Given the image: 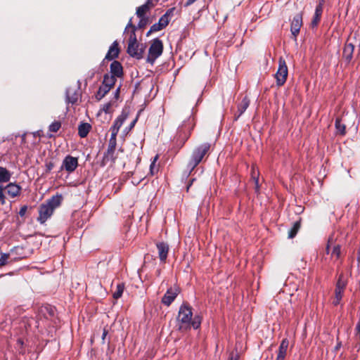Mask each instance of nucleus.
Returning <instances> with one entry per match:
<instances>
[{
  "label": "nucleus",
  "mask_w": 360,
  "mask_h": 360,
  "mask_svg": "<svg viewBox=\"0 0 360 360\" xmlns=\"http://www.w3.org/2000/svg\"><path fill=\"white\" fill-rule=\"evenodd\" d=\"M60 127L61 122L60 121H55L49 125V130L51 132H57Z\"/></svg>",
  "instance_id": "c9c22d12"
},
{
  "label": "nucleus",
  "mask_w": 360,
  "mask_h": 360,
  "mask_svg": "<svg viewBox=\"0 0 360 360\" xmlns=\"http://www.w3.org/2000/svg\"><path fill=\"white\" fill-rule=\"evenodd\" d=\"M354 46L352 43H346L342 52V58L346 63H349L353 58Z\"/></svg>",
  "instance_id": "4468645a"
},
{
  "label": "nucleus",
  "mask_w": 360,
  "mask_h": 360,
  "mask_svg": "<svg viewBox=\"0 0 360 360\" xmlns=\"http://www.w3.org/2000/svg\"><path fill=\"white\" fill-rule=\"evenodd\" d=\"M91 129V126L90 124L87 122H82L78 126V135L81 138H85L87 136L88 134L89 133L90 130Z\"/></svg>",
  "instance_id": "6ab92c4d"
},
{
  "label": "nucleus",
  "mask_w": 360,
  "mask_h": 360,
  "mask_svg": "<svg viewBox=\"0 0 360 360\" xmlns=\"http://www.w3.org/2000/svg\"><path fill=\"white\" fill-rule=\"evenodd\" d=\"M303 12L300 11L292 18L290 24V32L295 40L300 34V28L303 25L302 21Z\"/></svg>",
  "instance_id": "6e6552de"
},
{
  "label": "nucleus",
  "mask_w": 360,
  "mask_h": 360,
  "mask_svg": "<svg viewBox=\"0 0 360 360\" xmlns=\"http://www.w3.org/2000/svg\"><path fill=\"white\" fill-rule=\"evenodd\" d=\"M111 106H112L111 102H108V103H107L103 105L102 110L105 113H110L111 112V110H110Z\"/></svg>",
  "instance_id": "a18cd8bd"
},
{
  "label": "nucleus",
  "mask_w": 360,
  "mask_h": 360,
  "mask_svg": "<svg viewBox=\"0 0 360 360\" xmlns=\"http://www.w3.org/2000/svg\"><path fill=\"white\" fill-rule=\"evenodd\" d=\"M326 0H319L317 5H321V6L323 7Z\"/></svg>",
  "instance_id": "680f3d73"
},
{
  "label": "nucleus",
  "mask_w": 360,
  "mask_h": 360,
  "mask_svg": "<svg viewBox=\"0 0 360 360\" xmlns=\"http://www.w3.org/2000/svg\"><path fill=\"white\" fill-rule=\"evenodd\" d=\"M288 73V70L285 60L281 57L278 60V68L275 74L277 86H281L285 83Z\"/></svg>",
  "instance_id": "0eeeda50"
},
{
  "label": "nucleus",
  "mask_w": 360,
  "mask_h": 360,
  "mask_svg": "<svg viewBox=\"0 0 360 360\" xmlns=\"http://www.w3.org/2000/svg\"><path fill=\"white\" fill-rule=\"evenodd\" d=\"M150 11L147 9L146 6L143 4L137 7L136 11V14L138 18L147 17L146 15Z\"/></svg>",
  "instance_id": "7c9ffc66"
},
{
  "label": "nucleus",
  "mask_w": 360,
  "mask_h": 360,
  "mask_svg": "<svg viewBox=\"0 0 360 360\" xmlns=\"http://www.w3.org/2000/svg\"><path fill=\"white\" fill-rule=\"evenodd\" d=\"M120 52V49L119 47V43L117 41H115L110 45L105 56V60H112L117 58L119 56Z\"/></svg>",
  "instance_id": "ddd939ff"
},
{
  "label": "nucleus",
  "mask_w": 360,
  "mask_h": 360,
  "mask_svg": "<svg viewBox=\"0 0 360 360\" xmlns=\"http://www.w3.org/2000/svg\"><path fill=\"white\" fill-rule=\"evenodd\" d=\"M117 146V139L116 137H111L109 140L108 146V153H112V152H115V148Z\"/></svg>",
  "instance_id": "2f4dec72"
},
{
  "label": "nucleus",
  "mask_w": 360,
  "mask_h": 360,
  "mask_svg": "<svg viewBox=\"0 0 360 360\" xmlns=\"http://www.w3.org/2000/svg\"><path fill=\"white\" fill-rule=\"evenodd\" d=\"M116 81V77L106 73L103 76L102 84L111 89L115 86Z\"/></svg>",
  "instance_id": "aec40b11"
},
{
  "label": "nucleus",
  "mask_w": 360,
  "mask_h": 360,
  "mask_svg": "<svg viewBox=\"0 0 360 360\" xmlns=\"http://www.w3.org/2000/svg\"><path fill=\"white\" fill-rule=\"evenodd\" d=\"M301 227V219L294 222L292 228L288 231V238H293L297 235Z\"/></svg>",
  "instance_id": "b1692460"
},
{
  "label": "nucleus",
  "mask_w": 360,
  "mask_h": 360,
  "mask_svg": "<svg viewBox=\"0 0 360 360\" xmlns=\"http://www.w3.org/2000/svg\"><path fill=\"white\" fill-rule=\"evenodd\" d=\"M347 285V279L342 273L339 275L338 279L336 282L335 287L345 289Z\"/></svg>",
  "instance_id": "c85d7f7f"
},
{
  "label": "nucleus",
  "mask_w": 360,
  "mask_h": 360,
  "mask_svg": "<svg viewBox=\"0 0 360 360\" xmlns=\"http://www.w3.org/2000/svg\"><path fill=\"white\" fill-rule=\"evenodd\" d=\"M106 155H108V157H109V159L112 164H115V160H116V158L114 156V154H115V152H112V153H108V150L105 152Z\"/></svg>",
  "instance_id": "603ef678"
},
{
  "label": "nucleus",
  "mask_w": 360,
  "mask_h": 360,
  "mask_svg": "<svg viewBox=\"0 0 360 360\" xmlns=\"http://www.w3.org/2000/svg\"><path fill=\"white\" fill-rule=\"evenodd\" d=\"M110 74L116 77L123 76V68L120 62L113 60L110 65Z\"/></svg>",
  "instance_id": "2eb2a0df"
},
{
  "label": "nucleus",
  "mask_w": 360,
  "mask_h": 360,
  "mask_svg": "<svg viewBox=\"0 0 360 360\" xmlns=\"http://www.w3.org/2000/svg\"><path fill=\"white\" fill-rule=\"evenodd\" d=\"M342 346V342L339 340V338L337 337V344L334 348L335 352H338Z\"/></svg>",
  "instance_id": "6e6d98bb"
},
{
  "label": "nucleus",
  "mask_w": 360,
  "mask_h": 360,
  "mask_svg": "<svg viewBox=\"0 0 360 360\" xmlns=\"http://www.w3.org/2000/svg\"><path fill=\"white\" fill-rule=\"evenodd\" d=\"M124 290V284L123 283H120L117 285L115 291L112 293V297L114 299L117 300L122 297L123 292Z\"/></svg>",
  "instance_id": "bb28decb"
},
{
  "label": "nucleus",
  "mask_w": 360,
  "mask_h": 360,
  "mask_svg": "<svg viewBox=\"0 0 360 360\" xmlns=\"http://www.w3.org/2000/svg\"><path fill=\"white\" fill-rule=\"evenodd\" d=\"M46 173H49L54 167V163L51 161L46 162Z\"/></svg>",
  "instance_id": "c03bdc74"
},
{
  "label": "nucleus",
  "mask_w": 360,
  "mask_h": 360,
  "mask_svg": "<svg viewBox=\"0 0 360 360\" xmlns=\"http://www.w3.org/2000/svg\"><path fill=\"white\" fill-rule=\"evenodd\" d=\"M179 291L176 288H169L162 298V303L169 307L176 299Z\"/></svg>",
  "instance_id": "9b49d317"
},
{
  "label": "nucleus",
  "mask_w": 360,
  "mask_h": 360,
  "mask_svg": "<svg viewBox=\"0 0 360 360\" xmlns=\"http://www.w3.org/2000/svg\"><path fill=\"white\" fill-rule=\"evenodd\" d=\"M140 112H141V110L139 112V114L137 115L136 117L130 124L129 129H131L134 127L136 122L138 120L139 115L140 114Z\"/></svg>",
  "instance_id": "4d7b16f0"
},
{
  "label": "nucleus",
  "mask_w": 360,
  "mask_h": 360,
  "mask_svg": "<svg viewBox=\"0 0 360 360\" xmlns=\"http://www.w3.org/2000/svg\"><path fill=\"white\" fill-rule=\"evenodd\" d=\"M4 190L10 197L15 198L20 195L21 187L15 183H9L4 186Z\"/></svg>",
  "instance_id": "dca6fc26"
},
{
  "label": "nucleus",
  "mask_w": 360,
  "mask_h": 360,
  "mask_svg": "<svg viewBox=\"0 0 360 360\" xmlns=\"http://www.w3.org/2000/svg\"><path fill=\"white\" fill-rule=\"evenodd\" d=\"M44 309L49 313L50 316H54V309L53 308H52L51 307H45Z\"/></svg>",
  "instance_id": "5fc2aeb1"
},
{
  "label": "nucleus",
  "mask_w": 360,
  "mask_h": 360,
  "mask_svg": "<svg viewBox=\"0 0 360 360\" xmlns=\"http://www.w3.org/2000/svg\"><path fill=\"white\" fill-rule=\"evenodd\" d=\"M251 178L255 181L256 190H259V172L255 170V167L251 169Z\"/></svg>",
  "instance_id": "473e14b6"
},
{
  "label": "nucleus",
  "mask_w": 360,
  "mask_h": 360,
  "mask_svg": "<svg viewBox=\"0 0 360 360\" xmlns=\"http://www.w3.org/2000/svg\"><path fill=\"white\" fill-rule=\"evenodd\" d=\"M10 255L8 253L0 252V266H4L7 263Z\"/></svg>",
  "instance_id": "58836bf2"
},
{
  "label": "nucleus",
  "mask_w": 360,
  "mask_h": 360,
  "mask_svg": "<svg viewBox=\"0 0 360 360\" xmlns=\"http://www.w3.org/2000/svg\"><path fill=\"white\" fill-rule=\"evenodd\" d=\"M192 307L188 302H184L179 307L177 321L181 323L179 330L190 329V323L193 317Z\"/></svg>",
  "instance_id": "20e7f679"
},
{
  "label": "nucleus",
  "mask_w": 360,
  "mask_h": 360,
  "mask_svg": "<svg viewBox=\"0 0 360 360\" xmlns=\"http://www.w3.org/2000/svg\"><path fill=\"white\" fill-rule=\"evenodd\" d=\"M162 41L158 38L153 39L148 50V56L146 59L147 62L153 64L155 60L162 55Z\"/></svg>",
  "instance_id": "423d86ee"
},
{
  "label": "nucleus",
  "mask_w": 360,
  "mask_h": 360,
  "mask_svg": "<svg viewBox=\"0 0 360 360\" xmlns=\"http://www.w3.org/2000/svg\"><path fill=\"white\" fill-rule=\"evenodd\" d=\"M195 179H192L189 181L187 186H186V191L188 192L189 191V188L191 186V185L193 184V181H195Z\"/></svg>",
  "instance_id": "13d9d810"
},
{
  "label": "nucleus",
  "mask_w": 360,
  "mask_h": 360,
  "mask_svg": "<svg viewBox=\"0 0 360 360\" xmlns=\"http://www.w3.org/2000/svg\"><path fill=\"white\" fill-rule=\"evenodd\" d=\"M110 89L104 86L103 84L100 86L96 94V98L98 101L101 100L109 91Z\"/></svg>",
  "instance_id": "393cba45"
},
{
  "label": "nucleus",
  "mask_w": 360,
  "mask_h": 360,
  "mask_svg": "<svg viewBox=\"0 0 360 360\" xmlns=\"http://www.w3.org/2000/svg\"><path fill=\"white\" fill-rule=\"evenodd\" d=\"M159 0H146V3L143 4L146 6L148 10H150L155 6Z\"/></svg>",
  "instance_id": "ea45409f"
},
{
  "label": "nucleus",
  "mask_w": 360,
  "mask_h": 360,
  "mask_svg": "<svg viewBox=\"0 0 360 360\" xmlns=\"http://www.w3.org/2000/svg\"><path fill=\"white\" fill-rule=\"evenodd\" d=\"M230 360H237V359L233 358V356H231V357H230Z\"/></svg>",
  "instance_id": "338daca9"
},
{
  "label": "nucleus",
  "mask_w": 360,
  "mask_h": 360,
  "mask_svg": "<svg viewBox=\"0 0 360 360\" xmlns=\"http://www.w3.org/2000/svg\"><path fill=\"white\" fill-rule=\"evenodd\" d=\"M146 47L145 44L138 42L136 34H133V36L129 38L127 52L130 56L140 60L143 57Z\"/></svg>",
  "instance_id": "39448f33"
},
{
  "label": "nucleus",
  "mask_w": 360,
  "mask_h": 360,
  "mask_svg": "<svg viewBox=\"0 0 360 360\" xmlns=\"http://www.w3.org/2000/svg\"><path fill=\"white\" fill-rule=\"evenodd\" d=\"M210 148V143H203L194 148L188 162V167L190 169L189 174L203 160L205 157L209 156Z\"/></svg>",
  "instance_id": "7ed1b4c3"
},
{
  "label": "nucleus",
  "mask_w": 360,
  "mask_h": 360,
  "mask_svg": "<svg viewBox=\"0 0 360 360\" xmlns=\"http://www.w3.org/2000/svg\"><path fill=\"white\" fill-rule=\"evenodd\" d=\"M27 205L22 206L20 207V209L19 212H18L19 215L20 217H24L25 213H26V212H27Z\"/></svg>",
  "instance_id": "3c124183"
},
{
  "label": "nucleus",
  "mask_w": 360,
  "mask_h": 360,
  "mask_svg": "<svg viewBox=\"0 0 360 360\" xmlns=\"http://www.w3.org/2000/svg\"><path fill=\"white\" fill-rule=\"evenodd\" d=\"M194 127L195 122L193 118L189 117L184 121L182 124L178 128L175 136V146L174 147L176 153L179 152L189 139L191 131L193 129Z\"/></svg>",
  "instance_id": "f03ea898"
},
{
  "label": "nucleus",
  "mask_w": 360,
  "mask_h": 360,
  "mask_svg": "<svg viewBox=\"0 0 360 360\" xmlns=\"http://www.w3.org/2000/svg\"><path fill=\"white\" fill-rule=\"evenodd\" d=\"M77 166L78 159L68 155L64 158L60 171L65 169L68 173H72L76 169Z\"/></svg>",
  "instance_id": "1a4fd4ad"
},
{
  "label": "nucleus",
  "mask_w": 360,
  "mask_h": 360,
  "mask_svg": "<svg viewBox=\"0 0 360 360\" xmlns=\"http://www.w3.org/2000/svg\"><path fill=\"white\" fill-rule=\"evenodd\" d=\"M108 333V329L105 327L103 328V334H102V344L105 343V338H106Z\"/></svg>",
  "instance_id": "864d4df0"
},
{
  "label": "nucleus",
  "mask_w": 360,
  "mask_h": 360,
  "mask_svg": "<svg viewBox=\"0 0 360 360\" xmlns=\"http://www.w3.org/2000/svg\"><path fill=\"white\" fill-rule=\"evenodd\" d=\"M4 186L0 185V202L1 205H4L6 203V196L4 195Z\"/></svg>",
  "instance_id": "37998d69"
},
{
  "label": "nucleus",
  "mask_w": 360,
  "mask_h": 360,
  "mask_svg": "<svg viewBox=\"0 0 360 360\" xmlns=\"http://www.w3.org/2000/svg\"><path fill=\"white\" fill-rule=\"evenodd\" d=\"M335 128L338 131V133L342 136L345 135L346 134V127L344 124L341 122V120L340 118H336L335 120Z\"/></svg>",
  "instance_id": "cd10ccee"
},
{
  "label": "nucleus",
  "mask_w": 360,
  "mask_h": 360,
  "mask_svg": "<svg viewBox=\"0 0 360 360\" xmlns=\"http://www.w3.org/2000/svg\"><path fill=\"white\" fill-rule=\"evenodd\" d=\"M128 29H131V30H130V36L129 37H132L133 36V33H134V34H136V31L137 30V27L133 24L132 18H130L129 22L127 23V26L125 27V30H127Z\"/></svg>",
  "instance_id": "e433bc0d"
},
{
  "label": "nucleus",
  "mask_w": 360,
  "mask_h": 360,
  "mask_svg": "<svg viewBox=\"0 0 360 360\" xmlns=\"http://www.w3.org/2000/svg\"><path fill=\"white\" fill-rule=\"evenodd\" d=\"M169 21L170 18H168L166 17V15H163L159 19L158 22H160L163 26V27L165 28L168 25Z\"/></svg>",
  "instance_id": "a19ab883"
},
{
  "label": "nucleus",
  "mask_w": 360,
  "mask_h": 360,
  "mask_svg": "<svg viewBox=\"0 0 360 360\" xmlns=\"http://www.w3.org/2000/svg\"><path fill=\"white\" fill-rule=\"evenodd\" d=\"M119 130L120 129L117 127L112 125L110 129V131H111V137H117Z\"/></svg>",
  "instance_id": "49530a36"
},
{
  "label": "nucleus",
  "mask_w": 360,
  "mask_h": 360,
  "mask_svg": "<svg viewBox=\"0 0 360 360\" xmlns=\"http://www.w3.org/2000/svg\"><path fill=\"white\" fill-rule=\"evenodd\" d=\"M156 248L160 262L165 263L169 251V245L165 242H158Z\"/></svg>",
  "instance_id": "f8f14e48"
},
{
  "label": "nucleus",
  "mask_w": 360,
  "mask_h": 360,
  "mask_svg": "<svg viewBox=\"0 0 360 360\" xmlns=\"http://www.w3.org/2000/svg\"><path fill=\"white\" fill-rule=\"evenodd\" d=\"M119 94H120V87L117 88L116 91H115V96L116 98L119 96Z\"/></svg>",
  "instance_id": "e2e57ef3"
},
{
  "label": "nucleus",
  "mask_w": 360,
  "mask_h": 360,
  "mask_svg": "<svg viewBox=\"0 0 360 360\" xmlns=\"http://www.w3.org/2000/svg\"><path fill=\"white\" fill-rule=\"evenodd\" d=\"M140 20L137 25V29H143L149 23V18L148 17H142L139 18Z\"/></svg>",
  "instance_id": "4c0bfd02"
},
{
  "label": "nucleus",
  "mask_w": 360,
  "mask_h": 360,
  "mask_svg": "<svg viewBox=\"0 0 360 360\" xmlns=\"http://www.w3.org/2000/svg\"><path fill=\"white\" fill-rule=\"evenodd\" d=\"M110 160L109 159V157H108V155L105 153L104 155H103V159H102V160L101 162V167H105L108 163V162H110Z\"/></svg>",
  "instance_id": "de8ad7c7"
},
{
  "label": "nucleus",
  "mask_w": 360,
  "mask_h": 360,
  "mask_svg": "<svg viewBox=\"0 0 360 360\" xmlns=\"http://www.w3.org/2000/svg\"><path fill=\"white\" fill-rule=\"evenodd\" d=\"M158 158H159L158 155H156L153 158V160H152V162L150 163V172H149V174L150 176H154L159 171V166L158 165H156V162L158 160Z\"/></svg>",
  "instance_id": "a878e982"
},
{
  "label": "nucleus",
  "mask_w": 360,
  "mask_h": 360,
  "mask_svg": "<svg viewBox=\"0 0 360 360\" xmlns=\"http://www.w3.org/2000/svg\"><path fill=\"white\" fill-rule=\"evenodd\" d=\"M250 105V99L245 96L238 105L237 114L234 116V120H237L247 110Z\"/></svg>",
  "instance_id": "a211bd4d"
},
{
  "label": "nucleus",
  "mask_w": 360,
  "mask_h": 360,
  "mask_svg": "<svg viewBox=\"0 0 360 360\" xmlns=\"http://www.w3.org/2000/svg\"><path fill=\"white\" fill-rule=\"evenodd\" d=\"M129 115V112L126 109H123L122 111V113L120 115H119L117 119L115 120L114 125L115 127H117L119 129L124 122V121L127 120V117Z\"/></svg>",
  "instance_id": "412c9836"
},
{
  "label": "nucleus",
  "mask_w": 360,
  "mask_h": 360,
  "mask_svg": "<svg viewBox=\"0 0 360 360\" xmlns=\"http://www.w3.org/2000/svg\"><path fill=\"white\" fill-rule=\"evenodd\" d=\"M11 177V172L6 168L0 167V183L8 182Z\"/></svg>",
  "instance_id": "4be33fe9"
},
{
  "label": "nucleus",
  "mask_w": 360,
  "mask_h": 360,
  "mask_svg": "<svg viewBox=\"0 0 360 360\" xmlns=\"http://www.w3.org/2000/svg\"><path fill=\"white\" fill-rule=\"evenodd\" d=\"M323 11V7L321 6V5H317L315 8V15H318L321 16Z\"/></svg>",
  "instance_id": "09e8293b"
},
{
  "label": "nucleus",
  "mask_w": 360,
  "mask_h": 360,
  "mask_svg": "<svg viewBox=\"0 0 360 360\" xmlns=\"http://www.w3.org/2000/svg\"><path fill=\"white\" fill-rule=\"evenodd\" d=\"M162 29H164L163 26L160 23V22H157V23H155L153 24L150 30H148V32L146 33V36L148 37L150 36L152 33L153 32H158L160 30H162Z\"/></svg>",
  "instance_id": "72a5a7b5"
},
{
  "label": "nucleus",
  "mask_w": 360,
  "mask_h": 360,
  "mask_svg": "<svg viewBox=\"0 0 360 360\" xmlns=\"http://www.w3.org/2000/svg\"><path fill=\"white\" fill-rule=\"evenodd\" d=\"M202 317L200 315H195L193 318L192 317L190 328L193 327L194 329H198L200 327Z\"/></svg>",
  "instance_id": "c756f323"
},
{
  "label": "nucleus",
  "mask_w": 360,
  "mask_h": 360,
  "mask_svg": "<svg viewBox=\"0 0 360 360\" xmlns=\"http://www.w3.org/2000/svg\"><path fill=\"white\" fill-rule=\"evenodd\" d=\"M81 96V91L79 87L70 86L66 90V102L72 105L76 104L79 98Z\"/></svg>",
  "instance_id": "9d476101"
},
{
  "label": "nucleus",
  "mask_w": 360,
  "mask_h": 360,
  "mask_svg": "<svg viewBox=\"0 0 360 360\" xmlns=\"http://www.w3.org/2000/svg\"><path fill=\"white\" fill-rule=\"evenodd\" d=\"M341 255V246L340 245H335L331 252V257H335L336 259H338Z\"/></svg>",
  "instance_id": "f704fd0d"
},
{
  "label": "nucleus",
  "mask_w": 360,
  "mask_h": 360,
  "mask_svg": "<svg viewBox=\"0 0 360 360\" xmlns=\"http://www.w3.org/2000/svg\"><path fill=\"white\" fill-rule=\"evenodd\" d=\"M326 253L328 255L330 253V245L329 243L327 244L326 248Z\"/></svg>",
  "instance_id": "052dcab7"
},
{
  "label": "nucleus",
  "mask_w": 360,
  "mask_h": 360,
  "mask_svg": "<svg viewBox=\"0 0 360 360\" xmlns=\"http://www.w3.org/2000/svg\"><path fill=\"white\" fill-rule=\"evenodd\" d=\"M321 261L322 262H324L325 264H326V258H322Z\"/></svg>",
  "instance_id": "69168bd1"
},
{
  "label": "nucleus",
  "mask_w": 360,
  "mask_h": 360,
  "mask_svg": "<svg viewBox=\"0 0 360 360\" xmlns=\"http://www.w3.org/2000/svg\"><path fill=\"white\" fill-rule=\"evenodd\" d=\"M197 0H187V1L186 2L185 4V6L186 7H188L189 6H191V4H193L194 2H195Z\"/></svg>",
  "instance_id": "bf43d9fd"
},
{
  "label": "nucleus",
  "mask_w": 360,
  "mask_h": 360,
  "mask_svg": "<svg viewBox=\"0 0 360 360\" xmlns=\"http://www.w3.org/2000/svg\"><path fill=\"white\" fill-rule=\"evenodd\" d=\"M345 290V289L335 287V296H334V299L333 300V304L335 306H337V305H338L340 303V301H341V300L342 298V296L344 295Z\"/></svg>",
  "instance_id": "5701e85b"
},
{
  "label": "nucleus",
  "mask_w": 360,
  "mask_h": 360,
  "mask_svg": "<svg viewBox=\"0 0 360 360\" xmlns=\"http://www.w3.org/2000/svg\"><path fill=\"white\" fill-rule=\"evenodd\" d=\"M289 345V341L287 338H284L278 347V354L276 360H285L287 349Z\"/></svg>",
  "instance_id": "f3484780"
},
{
  "label": "nucleus",
  "mask_w": 360,
  "mask_h": 360,
  "mask_svg": "<svg viewBox=\"0 0 360 360\" xmlns=\"http://www.w3.org/2000/svg\"><path fill=\"white\" fill-rule=\"evenodd\" d=\"M175 8L173 7V8H171L169 9H168L166 13L164 14V15H166V17H167L168 18H169L171 16H172L174 15V12L175 11Z\"/></svg>",
  "instance_id": "8fccbe9b"
},
{
  "label": "nucleus",
  "mask_w": 360,
  "mask_h": 360,
  "mask_svg": "<svg viewBox=\"0 0 360 360\" xmlns=\"http://www.w3.org/2000/svg\"><path fill=\"white\" fill-rule=\"evenodd\" d=\"M62 201V195L57 194L40 205L38 210L39 217H37V221L41 224H44L52 216L55 210L60 206Z\"/></svg>",
  "instance_id": "f257e3e1"
},
{
  "label": "nucleus",
  "mask_w": 360,
  "mask_h": 360,
  "mask_svg": "<svg viewBox=\"0 0 360 360\" xmlns=\"http://www.w3.org/2000/svg\"><path fill=\"white\" fill-rule=\"evenodd\" d=\"M321 16L314 14L313 16V18L311 20V27H316L319 25V22L321 21Z\"/></svg>",
  "instance_id": "79ce46f5"
},
{
  "label": "nucleus",
  "mask_w": 360,
  "mask_h": 360,
  "mask_svg": "<svg viewBox=\"0 0 360 360\" xmlns=\"http://www.w3.org/2000/svg\"><path fill=\"white\" fill-rule=\"evenodd\" d=\"M18 344H20V345H22V344H23V342H22V340L21 339H18Z\"/></svg>",
  "instance_id": "0e129e2a"
}]
</instances>
